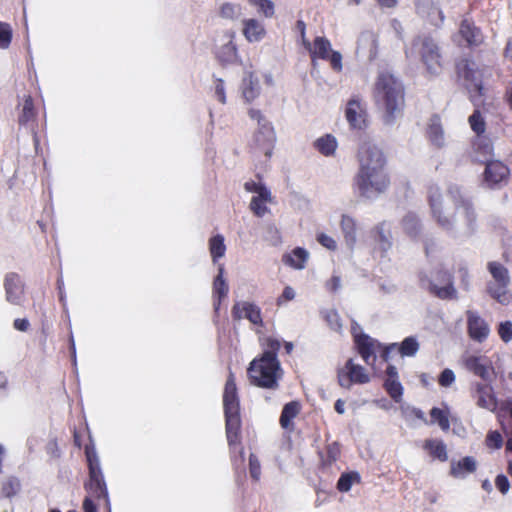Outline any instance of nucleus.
Listing matches in <instances>:
<instances>
[{
    "mask_svg": "<svg viewBox=\"0 0 512 512\" xmlns=\"http://www.w3.org/2000/svg\"><path fill=\"white\" fill-rule=\"evenodd\" d=\"M431 214L438 226L456 239H466L476 230V213L472 202L457 185H450L442 195L438 187L429 189Z\"/></svg>",
    "mask_w": 512,
    "mask_h": 512,
    "instance_id": "1",
    "label": "nucleus"
},
{
    "mask_svg": "<svg viewBox=\"0 0 512 512\" xmlns=\"http://www.w3.org/2000/svg\"><path fill=\"white\" fill-rule=\"evenodd\" d=\"M375 100L383 112L384 125L393 126L402 117L405 105L402 82L390 73H380L375 86Z\"/></svg>",
    "mask_w": 512,
    "mask_h": 512,
    "instance_id": "2",
    "label": "nucleus"
},
{
    "mask_svg": "<svg viewBox=\"0 0 512 512\" xmlns=\"http://www.w3.org/2000/svg\"><path fill=\"white\" fill-rule=\"evenodd\" d=\"M280 375V363L274 352H264L259 359H254L248 368L251 383L262 388L275 389Z\"/></svg>",
    "mask_w": 512,
    "mask_h": 512,
    "instance_id": "3",
    "label": "nucleus"
},
{
    "mask_svg": "<svg viewBox=\"0 0 512 512\" xmlns=\"http://www.w3.org/2000/svg\"><path fill=\"white\" fill-rule=\"evenodd\" d=\"M455 69L458 79L469 92L470 100L475 106H478L480 97L483 95L482 79L485 69L469 58L458 59Z\"/></svg>",
    "mask_w": 512,
    "mask_h": 512,
    "instance_id": "4",
    "label": "nucleus"
},
{
    "mask_svg": "<svg viewBox=\"0 0 512 512\" xmlns=\"http://www.w3.org/2000/svg\"><path fill=\"white\" fill-rule=\"evenodd\" d=\"M405 52L407 57L419 56L429 74H440L442 69L440 48L430 36H418Z\"/></svg>",
    "mask_w": 512,
    "mask_h": 512,
    "instance_id": "5",
    "label": "nucleus"
},
{
    "mask_svg": "<svg viewBox=\"0 0 512 512\" xmlns=\"http://www.w3.org/2000/svg\"><path fill=\"white\" fill-rule=\"evenodd\" d=\"M223 405L226 418L227 440L229 444L232 445L237 441V432L240 427L239 401L237 397L235 378L232 372L229 373L225 384Z\"/></svg>",
    "mask_w": 512,
    "mask_h": 512,
    "instance_id": "6",
    "label": "nucleus"
},
{
    "mask_svg": "<svg viewBox=\"0 0 512 512\" xmlns=\"http://www.w3.org/2000/svg\"><path fill=\"white\" fill-rule=\"evenodd\" d=\"M389 183L385 169L358 170L354 178L359 194L367 199H374L384 193Z\"/></svg>",
    "mask_w": 512,
    "mask_h": 512,
    "instance_id": "7",
    "label": "nucleus"
},
{
    "mask_svg": "<svg viewBox=\"0 0 512 512\" xmlns=\"http://www.w3.org/2000/svg\"><path fill=\"white\" fill-rule=\"evenodd\" d=\"M488 270L493 280L487 285L489 295L502 305L509 304L512 295L509 292L510 275L508 269L499 262H489Z\"/></svg>",
    "mask_w": 512,
    "mask_h": 512,
    "instance_id": "8",
    "label": "nucleus"
},
{
    "mask_svg": "<svg viewBox=\"0 0 512 512\" xmlns=\"http://www.w3.org/2000/svg\"><path fill=\"white\" fill-rule=\"evenodd\" d=\"M249 116L257 122L258 128L254 134L253 142L259 152H262L266 159L272 155L275 142V132L271 123L263 116L261 111L249 110Z\"/></svg>",
    "mask_w": 512,
    "mask_h": 512,
    "instance_id": "9",
    "label": "nucleus"
},
{
    "mask_svg": "<svg viewBox=\"0 0 512 512\" xmlns=\"http://www.w3.org/2000/svg\"><path fill=\"white\" fill-rule=\"evenodd\" d=\"M359 170L385 169L382 149L371 141H364L358 150Z\"/></svg>",
    "mask_w": 512,
    "mask_h": 512,
    "instance_id": "10",
    "label": "nucleus"
},
{
    "mask_svg": "<svg viewBox=\"0 0 512 512\" xmlns=\"http://www.w3.org/2000/svg\"><path fill=\"white\" fill-rule=\"evenodd\" d=\"M484 150V157L476 159L480 162H483L486 164L484 176L485 181L490 185L498 184L502 181H505L508 178L509 175V169L506 165H504L502 162L497 160H490L488 156L492 152V147L490 145H486L483 147Z\"/></svg>",
    "mask_w": 512,
    "mask_h": 512,
    "instance_id": "11",
    "label": "nucleus"
},
{
    "mask_svg": "<svg viewBox=\"0 0 512 512\" xmlns=\"http://www.w3.org/2000/svg\"><path fill=\"white\" fill-rule=\"evenodd\" d=\"M437 280H439L443 286L439 287L435 281L432 279V276H429L426 273L420 274V283L421 286L431 293L435 294L439 298L449 299L452 298L455 289L453 288L450 280V275L447 272H440L438 274Z\"/></svg>",
    "mask_w": 512,
    "mask_h": 512,
    "instance_id": "12",
    "label": "nucleus"
},
{
    "mask_svg": "<svg viewBox=\"0 0 512 512\" xmlns=\"http://www.w3.org/2000/svg\"><path fill=\"white\" fill-rule=\"evenodd\" d=\"M378 33L373 30H364L357 39L356 54L358 57L373 61L378 55Z\"/></svg>",
    "mask_w": 512,
    "mask_h": 512,
    "instance_id": "13",
    "label": "nucleus"
},
{
    "mask_svg": "<svg viewBox=\"0 0 512 512\" xmlns=\"http://www.w3.org/2000/svg\"><path fill=\"white\" fill-rule=\"evenodd\" d=\"M465 367L476 376H479L484 382L491 383L495 378L491 362L485 356H468L465 359Z\"/></svg>",
    "mask_w": 512,
    "mask_h": 512,
    "instance_id": "14",
    "label": "nucleus"
},
{
    "mask_svg": "<svg viewBox=\"0 0 512 512\" xmlns=\"http://www.w3.org/2000/svg\"><path fill=\"white\" fill-rule=\"evenodd\" d=\"M417 14L434 26H440L444 16L439 8V0H415Z\"/></svg>",
    "mask_w": 512,
    "mask_h": 512,
    "instance_id": "15",
    "label": "nucleus"
},
{
    "mask_svg": "<svg viewBox=\"0 0 512 512\" xmlns=\"http://www.w3.org/2000/svg\"><path fill=\"white\" fill-rule=\"evenodd\" d=\"M6 300L13 305H21L24 299V284L19 275L9 273L4 279Z\"/></svg>",
    "mask_w": 512,
    "mask_h": 512,
    "instance_id": "16",
    "label": "nucleus"
},
{
    "mask_svg": "<svg viewBox=\"0 0 512 512\" xmlns=\"http://www.w3.org/2000/svg\"><path fill=\"white\" fill-rule=\"evenodd\" d=\"M346 120L354 129H363L366 126V110L358 99H351L345 111Z\"/></svg>",
    "mask_w": 512,
    "mask_h": 512,
    "instance_id": "17",
    "label": "nucleus"
},
{
    "mask_svg": "<svg viewBox=\"0 0 512 512\" xmlns=\"http://www.w3.org/2000/svg\"><path fill=\"white\" fill-rule=\"evenodd\" d=\"M467 326L469 336L477 341H484L490 332L489 326L476 312L467 311Z\"/></svg>",
    "mask_w": 512,
    "mask_h": 512,
    "instance_id": "18",
    "label": "nucleus"
},
{
    "mask_svg": "<svg viewBox=\"0 0 512 512\" xmlns=\"http://www.w3.org/2000/svg\"><path fill=\"white\" fill-rule=\"evenodd\" d=\"M232 317L234 320L237 321L241 320L242 318H246L255 325L262 324V318L259 307L246 301L237 302L233 306Z\"/></svg>",
    "mask_w": 512,
    "mask_h": 512,
    "instance_id": "19",
    "label": "nucleus"
},
{
    "mask_svg": "<svg viewBox=\"0 0 512 512\" xmlns=\"http://www.w3.org/2000/svg\"><path fill=\"white\" fill-rule=\"evenodd\" d=\"M473 396L474 398H476L477 405L479 407L487 409L489 411H493L496 409L497 400L490 383H475Z\"/></svg>",
    "mask_w": 512,
    "mask_h": 512,
    "instance_id": "20",
    "label": "nucleus"
},
{
    "mask_svg": "<svg viewBox=\"0 0 512 512\" xmlns=\"http://www.w3.org/2000/svg\"><path fill=\"white\" fill-rule=\"evenodd\" d=\"M85 488L91 496L97 499L104 498L108 502V493L100 469L93 467L91 464L90 480L85 485Z\"/></svg>",
    "mask_w": 512,
    "mask_h": 512,
    "instance_id": "21",
    "label": "nucleus"
},
{
    "mask_svg": "<svg viewBox=\"0 0 512 512\" xmlns=\"http://www.w3.org/2000/svg\"><path fill=\"white\" fill-rule=\"evenodd\" d=\"M372 235L376 244V249L385 257L392 248V234L389 225L385 222L378 224L373 230Z\"/></svg>",
    "mask_w": 512,
    "mask_h": 512,
    "instance_id": "22",
    "label": "nucleus"
},
{
    "mask_svg": "<svg viewBox=\"0 0 512 512\" xmlns=\"http://www.w3.org/2000/svg\"><path fill=\"white\" fill-rule=\"evenodd\" d=\"M240 89L245 102H252L259 96L261 91V85L258 77H256L252 72H246L242 79Z\"/></svg>",
    "mask_w": 512,
    "mask_h": 512,
    "instance_id": "23",
    "label": "nucleus"
},
{
    "mask_svg": "<svg viewBox=\"0 0 512 512\" xmlns=\"http://www.w3.org/2000/svg\"><path fill=\"white\" fill-rule=\"evenodd\" d=\"M459 34L468 46H477L483 41L481 31L468 19L461 22Z\"/></svg>",
    "mask_w": 512,
    "mask_h": 512,
    "instance_id": "24",
    "label": "nucleus"
},
{
    "mask_svg": "<svg viewBox=\"0 0 512 512\" xmlns=\"http://www.w3.org/2000/svg\"><path fill=\"white\" fill-rule=\"evenodd\" d=\"M266 34L263 24L257 19L243 20V35L249 42H259Z\"/></svg>",
    "mask_w": 512,
    "mask_h": 512,
    "instance_id": "25",
    "label": "nucleus"
},
{
    "mask_svg": "<svg viewBox=\"0 0 512 512\" xmlns=\"http://www.w3.org/2000/svg\"><path fill=\"white\" fill-rule=\"evenodd\" d=\"M396 349L400 352L402 356H414L419 349V343L414 337L405 338L400 345H398L397 343H393L390 346H388L384 351V359L387 360L390 351Z\"/></svg>",
    "mask_w": 512,
    "mask_h": 512,
    "instance_id": "26",
    "label": "nucleus"
},
{
    "mask_svg": "<svg viewBox=\"0 0 512 512\" xmlns=\"http://www.w3.org/2000/svg\"><path fill=\"white\" fill-rule=\"evenodd\" d=\"M401 226L404 233L412 239L418 238L422 231L421 221L413 212H408L404 215L401 221Z\"/></svg>",
    "mask_w": 512,
    "mask_h": 512,
    "instance_id": "27",
    "label": "nucleus"
},
{
    "mask_svg": "<svg viewBox=\"0 0 512 512\" xmlns=\"http://www.w3.org/2000/svg\"><path fill=\"white\" fill-rule=\"evenodd\" d=\"M341 230L347 246L353 249L356 244V223L353 218L347 215L342 216Z\"/></svg>",
    "mask_w": 512,
    "mask_h": 512,
    "instance_id": "28",
    "label": "nucleus"
},
{
    "mask_svg": "<svg viewBox=\"0 0 512 512\" xmlns=\"http://www.w3.org/2000/svg\"><path fill=\"white\" fill-rule=\"evenodd\" d=\"M218 14L222 19L236 21L242 17V6L238 3L223 2L219 5Z\"/></svg>",
    "mask_w": 512,
    "mask_h": 512,
    "instance_id": "29",
    "label": "nucleus"
},
{
    "mask_svg": "<svg viewBox=\"0 0 512 512\" xmlns=\"http://www.w3.org/2000/svg\"><path fill=\"white\" fill-rule=\"evenodd\" d=\"M476 470V461L473 457H464L457 464L451 467V474L456 478H463L466 473H473Z\"/></svg>",
    "mask_w": 512,
    "mask_h": 512,
    "instance_id": "30",
    "label": "nucleus"
},
{
    "mask_svg": "<svg viewBox=\"0 0 512 512\" xmlns=\"http://www.w3.org/2000/svg\"><path fill=\"white\" fill-rule=\"evenodd\" d=\"M356 343L359 349V353L367 364H372L376 356L372 349V341L368 336H361L356 338Z\"/></svg>",
    "mask_w": 512,
    "mask_h": 512,
    "instance_id": "31",
    "label": "nucleus"
},
{
    "mask_svg": "<svg viewBox=\"0 0 512 512\" xmlns=\"http://www.w3.org/2000/svg\"><path fill=\"white\" fill-rule=\"evenodd\" d=\"M333 50L331 49L330 41L325 37H316L313 43V50H311L312 56L328 59L330 53Z\"/></svg>",
    "mask_w": 512,
    "mask_h": 512,
    "instance_id": "32",
    "label": "nucleus"
},
{
    "mask_svg": "<svg viewBox=\"0 0 512 512\" xmlns=\"http://www.w3.org/2000/svg\"><path fill=\"white\" fill-rule=\"evenodd\" d=\"M300 411V405L296 401H292L287 403L281 413L280 416V424L283 428L287 429L293 418L297 416Z\"/></svg>",
    "mask_w": 512,
    "mask_h": 512,
    "instance_id": "33",
    "label": "nucleus"
},
{
    "mask_svg": "<svg viewBox=\"0 0 512 512\" xmlns=\"http://www.w3.org/2000/svg\"><path fill=\"white\" fill-rule=\"evenodd\" d=\"M308 259V252L303 248H295L290 255L285 257V262L295 269H303L306 260Z\"/></svg>",
    "mask_w": 512,
    "mask_h": 512,
    "instance_id": "34",
    "label": "nucleus"
},
{
    "mask_svg": "<svg viewBox=\"0 0 512 512\" xmlns=\"http://www.w3.org/2000/svg\"><path fill=\"white\" fill-rule=\"evenodd\" d=\"M346 369L350 373V379L354 383L364 384L369 382V376L365 372V369L360 366L353 363L352 359H349L346 363Z\"/></svg>",
    "mask_w": 512,
    "mask_h": 512,
    "instance_id": "35",
    "label": "nucleus"
},
{
    "mask_svg": "<svg viewBox=\"0 0 512 512\" xmlns=\"http://www.w3.org/2000/svg\"><path fill=\"white\" fill-rule=\"evenodd\" d=\"M218 59L223 63H232L237 58L236 46L231 39L223 44L217 51Z\"/></svg>",
    "mask_w": 512,
    "mask_h": 512,
    "instance_id": "36",
    "label": "nucleus"
},
{
    "mask_svg": "<svg viewBox=\"0 0 512 512\" xmlns=\"http://www.w3.org/2000/svg\"><path fill=\"white\" fill-rule=\"evenodd\" d=\"M223 272L224 267L223 265H220L218 268V275L214 279L213 283V289L215 294L218 297V303L221 302L222 299H224L228 294V284L226 283L225 279L223 278Z\"/></svg>",
    "mask_w": 512,
    "mask_h": 512,
    "instance_id": "37",
    "label": "nucleus"
},
{
    "mask_svg": "<svg viewBox=\"0 0 512 512\" xmlns=\"http://www.w3.org/2000/svg\"><path fill=\"white\" fill-rule=\"evenodd\" d=\"M428 135L431 142L438 148L445 145L444 132L437 120H433L428 129Z\"/></svg>",
    "mask_w": 512,
    "mask_h": 512,
    "instance_id": "38",
    "label": "nucleus"
},
{
    "mask_svg": "<svg viewBox=\"0 0 512 512\" xmlns=\"http://www.w3.org/2000/svg\"><path fill=\"white\" fill-rule=\"evenodd\" d=\"M209 250L214 262H216L217 258L223 257L226 251L223 236L218 234L212 237L209 241Z\"/></svg>",
    "mask_w": 512,
    "mask_h": 512,
    "instance_id": "39",
    "label": "nucleus"
},
{
    "mask_svg": "<svg viewBox=\"0 0 512 512\" xmlns=\"http://www.w3.org/2000/svg\"><path fill=\"white\" fill-rule=\"evenodd\" d=\"M316 147L322 154L330 156L336 150L337 141L333 136L326 135L316 141Z\"/></svg>",
    "mask_w": 512,
    "mask_h": 512,
    "instance_id": "40",
    "label": "nucleus"
},
{
    "mask_svg": "<svg viewBox=\"0 0 512 512\" xmlns=\"http://www.w3.org/2000/svg\"><path fill=\"white\" fill-rule=\"evenodd\" d=\"M425 448L429 450L430 454L441 461L447 460L446 446L441 441L427 440Z\"/></svg>",
    "mask_w": 512,
    "mask_h": 512,
    "instance_id": "41",
    "label": "nucleus"
},
{
    "mask_svg": "<svg viewBox=\"0 0 512 512\" xmlns=\"http://www.w3.org/2000/svg\"><path fill=\"white\" fill-rule=\"evenodd\" d=\"M244 188L248 192L256 193V196H260L265 201H272L270 191L261 183H256L253 181L246 182L244 184Z\"/></svg>",
    "mask_w": 512,
    "mask_h": 512,
    "instance_id": "42",
    "label": "nucleus"
},
{
    "mask_svg": "<svg viewBox=\"0 0 512 512\" xmlns=\"http://www.w3.org/2000/svg\"><path fill=\"white\" fill-rule=\"evenodd\" d=\"M360 477L358 473L352 472V473H344L341 475V477L338 480L337 488L341 492H347L351 489V486L355 482H359Z\"/></svg>",
    "mask_w": 512,
    "mask_h": 512,
    "instance_id": "43",
    "label": "nucleus"
},
{
    "mask_svg": "<svg viewBox=\"0 0 512 512\" xmlns=\"http://www.w3.org/2000/svg\"><path fill=\"white\" fill-rule=\"evenodd\" d=\"M248 2L258 7L259 13L263 14L266 18L273 17L275 6L271 0H248Z\"/></svg>",
    "mask_w": 512,
    "mask_h": 512,
    "instance_id": "44",
    "label": "nucleus"
},
{
    "mask_svg": "<svg viewBox=\"0 0 512 512\" xmlns=\"http://www.w3.org/2000/svg\"><path fill=\"white\" fill-rule=\"evenodd\" d=\"M385 387L391 398H393L395 402H400L403 388L398 379H386Z\"/></svg>",
    "mask_w": 512,
    "mask_h": 512,
    "instance_id": "45",
    "label": "nucleus"
},
{
    "mask_svg": "<svg viewBox=\"0 0 512 512\" xmlns=\"http://www.w3.org/2000/svg\"><path fill=\"white\" fill-rule=\"evenodd\" d=\"M469 123L472 130L480 135L485 131V122L484 119L478 109H475L472 115L469 117Z\"/></svg>",
    "mask_w": 512,
    "mask_h": 512,
    "instance_id": "46",
    "label": "nucleus"
},
{
    "mask_svg": "<svg viewBox=\"0 0 512 512\" xmlns=\"http://www.w3.org/2000/svg\"><path fill=\"white\" fill-rule=\"evenodd\" d=\"M266 202L267 201L262 199L260 196L252 197L251 202H250V209H251V211L256 216L262 217L268 211L267 206L264 204Z\"/></svg>",
    "mask_w": 512,
    "mask_h": 512,
    "instance_id": "47",
    "label": "nucleus"
},
{
    "mask_svg": "<svg viewBox=\"0 0 512 512\" xmlns=\"http://www.w3.org/2000/svg\"><path fill=\"white\" fill-rule=\"evenodd\" d=\"M20 489V483L16 478H9L3 483L2 491L8 498L14 496Z\"/></svg>",
    "mask_w": 512,
    "mask_h": 512,
    "instance_id": "48",
    "label": "nucleus"
},
{
    "mask_svg": "<svg viewBox=\"0 0 512 512\" xmlns=\"http://www.w3.org/2000/svg\"><path fill=\"white\" fill-rule=\"evenodd\" d=\"M12 38V30L7 23L0 22V48L9 46Z\"/></svg>",
    "mask_w": 512,
    "mask_h": 512,
    "instance_id": "49",
    "label": "nucleus"
},
{
    "mask_svg": "<svg viewBox=\"0 0 512 512\" xmlns=\"http://www.w3.org/2000/svg\"><path fill=\"white\" fill-rule=\"evenodd\" d=\"M430 415L434 421L438 422L441 429H443V430L449 429V427H450L449 420L441 409L433 408L430 411Z\"/></svg>",
    "mask_w": 512,
    "mask_h": 512,
    "instance_id": "50",
    "label": "nucleus"
},
{
    "mask_svg": "<svg viewBox=\"0 0 512 512\" xmlns=\"http://www.w3.org/2000/svg\"><path fill=\"white\" fill-rule=\"evenodd\" d=\"M33 116H34L33 102H32L31 97H28L23 104L22 114L19 117V121L21 123H26L29 120H31L33 118Z\"/></svg>",
    "mask_w": 512,
    "mask_h": 512,
    "instance_id": "51",
    "label": "nucleus"
},
{
    "mask_svg": "<svg viewBox=\"0 0 512 512\" xmlns=\"http://www.w3.org/2000/svg\"><path fill=\"white\" fill-rule=\"evenodd\" d=\"M498 333L504 342L512 340V323L510 321L500 323Z\"/></svg>",
    "mask_w": 512,
    "mask_h": 512,
    "instance_id": "52",
    "label": "nucleus"
},
{
    "mask_svg": "<svg viewBox=\"0 0 512 512\" xmlns=\"http://www.w3.org/2000/svg\"><path fill=\"white\" fill-rule=\"evenodd\" d=\"M486 441L489 447L496 449L500 448L503 444L502 436L498 431L489 432Z\"/></svg>",
    "mask_w": 512,
    "mask_h": 512,
    "instance_id": "53",
    "label": "nucleus"
},
{
    "mask_svg": "<svg viewBox=\"0 0 512 512\" xmlns=\"http://www.w3.org/2000/svg\"><path fill=\"white\" fill-rule=\"evenodd\" d=\"M249 471H250L251 477L254 480L259 479L260 473H261L260 463H259L258 459L256 458V456H254L253 454H251L249 457Z\"/></svg>",
    "mask_w": 512,
    "mask_h": 512,
    "instance_id": "54",
    "label": "nucleus"
},
{
    "mask_svg": "<svg viewBox=\"0 0 512 512\" xmlns=\"http://www.w3.org/2000/svg\"><path fill=\"white\" fill-rule=\"evenodd\" d=\"M332 68L339 72L342 70V55L338 51H332L327 59Z\"/></svg>",
    "mask_w": 512,
    "mask_h": 512,
    "instance_id": "55",
    "label": "nucleus"
},
{
    "mask_svg": "<svg viewBox=\"0 0 512 512\" xmlns=\"http://www.w3.org/2000/svg\"><path fill=\"white\" fill-rule=\"evenodd\" d=\"M455 380V375L452 370L445 369L441 372L439 377V383L441 386L448 387L450 386Z\"/></svg>",
    "mask_w": 512,
    "mask_h": 512,
    "instance_id": "56",
    "label": "nucleus"
},
{
    "mask_svg": "<svg viewBox=\"0 0 512 512\" xmlns=\"http://www.w3.org/2000/svg\"><path fill=\"white\" fill-rule=\"evenodd\" d=\"M317 241L329 250H335L337 247L335 240L324 233L317 235Z\"/></svg>",
    "mask_w": 512,
    "mask_h": 512,
    "instance_id": "57",
    "label": "nucleus"
},
{
    "mask_svg": "<svg viewBox=\"0 0 512 512\" xmlns=\"http://www.w3.org/2000/svg\"><path fill=\"white\" fill-rule=\"evenodd\" d=\"M495 485L502 494H506L510 488L509 480L503 474H500L496 477Z\"/></svg>",
    "mask_w": 512,
    "mask_h": 512,
    "instance_id": "58",
    "label": "nucleus"
},
{
    "mask_svg": "<svg viewBox=\"0 0 512 512\" xmlns=\"http://www.w3.org/2000/svg\"><path fill=\"white\" fill-rule=\"evenodd\" d=\"M215 95L222 104L226 103L224 83L221 79H218L215 85Z\"/></svg>",
    "mask_w": 512,
    "mask_h": 512,
    "instance_id": "59",
    "label": "nucleus"
},
{
    "mask_svg": "<svg viewBox=\"0 0 512 512\" xmlns=\"http://www.w3.org/2000/svg\"><path fill=\"white\" fill-rule=\"evenodd\" d=\"M338 381L340 386L349 388L351 383H353L352 379H350V373L347 370V372L340 371L338 374Z\"/></svg>",
    "mask_w": 512,
    "mask_h": 512,
    "instance_id": "60",
    "label": "nucleus"
},
{
    "mask_svg": "<svg viewBox=\"0 0 512 512\" xmlns=\"http://www.w3.org/2000/svg\"><path fill=\"white\" fill-rule=\"evenodd\" d=\"M339 455V446L337 443H333L328 446V457L331 462H334L337 460Z\"/></svg>",
    "mask_w": 512,
    "mask_h": 512,
    "instance_id": "61",
    "label": "nucleus"
},
{
    "mask_svg": "<svg viewBox=\"0 0 512 512\" xmlns=\"http://www.w3.org/2000/svg\"><path fill=\"white\" fill-rule=\"evenodd\" d=\"M28 327L29 321L27 319H16L14 321V328L19 331L25 332L27 331Z\"/></svg>",
    "mask_w": 512,
    "mask_h": 512,
    "instance_id": "62",
    "label": "nucleus"
},
{
    "mask_svg": "<svg viewBox=\"0 0 512 512\" xmlns=\"http://www.w3.org/2000/svg\"><path fill=\"white\" fill-rule=\"evenodd\" d=\"M83 509L84 512H96V506L89 496L83 501Z\"/></svg>",
    "mask_w": 512,
    "mask_h": 512,
    "instance_id": "63",
    "label": "nucleus"
},
{
    "mask_svg": "<svg viewBox=\"0 0 512 512\" xmlns=\"http://www.w3.org/2000/svg\"><path fill=\"white\" fill-rule=\"evenodd\" d=\"M328 319L330 321L331 328L338 331L341 328V324L338 321V316L336 313L330 314L328 316Z\"/></svg>",
    "mask_w": 512,
    "mask_h": 512,
    "instance_id": "64",
    "label": "nucleus"
}]
</instances>
